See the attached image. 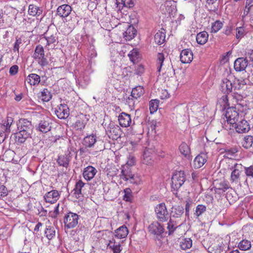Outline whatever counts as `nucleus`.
<instances>
[{
    "instance_id": "1",
    "label": "nucleus",
    "mask_w": 253,
    "mask_h": 253,
    "mask_svg": "<svg viewBox=\"0 0 253 253\" xmlns=\"http://www.w3.org/2000/svg\"><path fill=\"white\" fill-rule=\"evenodd\" d=\"M18 129L19 131L16 133V138L19 142L22 143L30 137L33 132V126L27 120L22 119L19 121Z\"/></svg>"
},
{
    "instance_id": "2",
    "label": "nucleus",
    "mask_w": 253,
    "mask_h": 253,
    "mask_svg": "<svg viewBox=\"0 0 253 253\" xmlns=\"http://www.w3.org/2000/svg\"><path fill=\"white\" fill-rule=\"evenodd\" d=\"M149 234L153 236L155 240H160L163 237L165 229L162 225L158 221L151 223L148 227Z\"/></svg>"
},
{
    "instance_id": "3",
    "label": "nucleus",
    "mask_w": 253,
    "mask_h": 253,
    "mask_svg": "<svg viewBox=\"0 0 253 253\" xmlns=\"http://www.w3.org/2000/svg\"><path fill=\"white\" fill-rule=\"evenodd\" d=\"M155 212L157 218L160 222L167 221L169 218V215L164 203L157 205L155 208Z\"/></svg>"
},
{
    "instance_id": "4",
    "label": "nucleus",
    "mask_w": 253,
    "mask_h": 253,
    "mask_svg": "<svg viewBox=\"0 0 253 253\" xmlns=\"http://www.w3.org/2000/svg\"><path fill=\"white\" fill-rule=\"evenodd\" d=\"M79 215L75 213L69 212L64 217L65 228L71 229L75 228L79 223Z\"/></svg>"
},
{
    "instance_id": "5",
    "label": "nucleus",
    "mask_w": 253,
    "mask_h": 253,
    "mask_svg": "<svg viewBox=\"0 0 253 253\" xmlns=\"http://www.w3.org/2000/svg\"><path fill=\"white\" fill-rule=\"evenodd\" d=\"M44 56L43 47L40 44L38 45L35 49L33 57L38 61L39 64L42 67L46 66L48 63Z\"/></svg>"
},
{
    "instance_id": "6",
    "label": "nucleus",
    "mask_w": 253,
    "mask_h": 253,
    "mask_svg": "<svg viewBox=\"0 0 253 253\" xmlns=\"http://www.w3.org/2000/svg\"><path fill=\"white\" fill-rule=\"evenodd\" d=\"M225 116L228 123L232 125V126H234L240 119L239 113L234 107L228 108L226 111Z\"/></svg>"
},
{
    "instance_id": "7",
    "label": "nucleus",
    "mask_w": 253,
    "mask_h": 253,
    "mask_svg": "<svg viewBox=\"0 0 253 253\" xmlns=\"http://www.w3.org/2000/svg\"><path fill=\"white\" fill-rule=\"evenodd\" d=\"M185 179L184 171H176L171 178L172 187L175 189H179L183 184Z\"/></svg>"
},
{
    "instance_id": "8",
    "label": "nucleus",
    "mask_w": 253,
    "mask_h": 253,
    "mask_svg": "<svg viewBox=\"0 0 253 253\" xmlns=\"http://www.w3.org/2000/svg\"><path fill=\"white\" fill-rule=\"evenodd\" d=\"M144 89L143 87L138 86L133 88L131 93V97H128L126 100L127 103L129 106L134 104V99H138L144 94Z\"/></svg>"
},
{
    "instance_id": "9",
    "label": "nucleus",
    "mask_w": 253,
    "mask_h": 253,
    "mask_svg": "<svg viewBox=\"0 0 253 253\" xmlns=\"http://www.w3.org/2000/svg\"><path fill=\"white\" fill-rule=\"evenodd\" d=\"M234 127L238 133H246L250 129L249 123L241 115L240 120L234 126Z\"/></svg>"
},
{
    "instance_id": "10",
    "label": "nucleus",
    "mask_w": 253,
    "mask_h": 253,
    "mask_svg": "<svg viewBox=\"0 0 253 253\" xmlns=\"http://www.w3.org/2000/svg\"><path fill=\"white\" fill-rule=\"evenodd\" d=\"M57 117L60 119H65L69 115V109L66 104H60L55 111Z\"/></svg>"
},
{
    "instance_id": "11",
    "label": "nucleus",
    "mask_w": 253,
    "mask_h": 253,
    "mask_svg": "<svg viewBox=\"0 0 253 253\" xmlns=\"http://www.w3.org/2000/svg\"><path fill=\"white\" fill-rule=\"evenodd\" d=\"M60 194L56 190H53L47 192L44 196V199L47 203L50 204L55 203L59 199Z\"/></svg>"
},
{
    "instance_id": "12",
    "label": "nucleus",
    "mask_w": 253,
    "mask_h": 253,
    "mask_svg": "<svg viewBox=\"0 0 253 253\" xmlns=\"http://www.w3.org/2000/svg\"><path fill=\"white\" fill-rule=\"evenodd\" d=\"M120 128L118 126L110 124L106 130L107 134L110 138L117 139L120 136Z\"/></svg>"
},
{
    "instance_id": "13",
    "label": "nucleus",
    "mask_w": 253,
    "mask_h": 253,
    "mask_svg": "<svg viewBox=\"0 0 253 253\" xmlns=\"http://www.w3.org/2000/svg\"><path fill=\"white\" fill-rule=\"evenodd\" d=\"M248 64V60L243 57L238 58L234 62V67L237 72L244 71Z\"/></svg>"
},
{
    "instance_id": "14",
    "label": "nucleus",
    "mask_w": 253,
    "mask_h": 253,
    "mask_svg": "<svg viewBox=\"0 0 253 253\" xmlns=\"http://www.w3.org/2000/svg\"><path fill=\"white\" fill-rule=\"evenodd\" d=\"M118 120L120 125L125 127L129 126L132 122L130 115L125 112H122L120 114Z\"/></svg>"
},
{
    "instance_id": "15",
    "label": "nucleus",
    "mask_w": 253,
    "mask_h": 253,
    "mask_svg": "<svg viewBox=\"0 0 253 253\" xmlns=\"http://www.w3.org/2000/svg\"><path fill=\"white\" fill-rule=\"evenodd\" d=\"M180 59L182 63H189L193 59V52L189 49H184L181 52Z\"/></svg>"
},
{
    "instance_id": "16",
    "label": "nucleus",
    "mask_w": 253,
    "mask_h": 253,
    "mask_svg": "<svg viewBox=\"0 0 253 253\" xmlns=\"http://www.w3.org/2000/svg\"><path fill=\"white\" fill-rule=\"evenodd\" d=\"M45 35L47 45H49L52 44L55 45V43L58 42L56 30H48L45 33Z\"/></svg>"
},
{
    "instance_id": "17",
    "label": "nucleus",
    "mask_w": 253,
    "mask_h": 253,
    "mask_svg": "<svg viewBox=\"0 0 253 253\" xmlns=\"http://www.w3.org/2000/svg\"><path fill=\"white\" fill-rule=\"evenodd\" d=\"M233 89L232 82L229 80L225 78L222 80L220 84V89L221 91L226 94H229L232 92Z\"/></svg>"
},
{
    "instance_id": "18",
    "label": "nucleus",
    "mask_w": 253,
    "mask_h": 253,
    "mask_svg": "<svg viewBox=\"0 0 253 253\" xmlns=\"http://www.w3.org/2000/svg\"><path fill=\"white\" fill-rule=\"evenodd\" d=\"M223 100L228 101V98L230 99L232 101L233 103L235 105L238 104L244 100L243 98L242 95L237 92H232L229 97H228L227 95L222 96Z\"/></svg>"
},
{
    "instance_id": "19",
    "label": "nucleus",
    "mask_w": 253,
    "mask_h": 253,
    "mask_svg": "<svg viewBox=\"0 0 253 253\" xmlns=\"http://www.w3.org/2000/svg\"><path fill=\"white\" fill-rule=\"evenodd\" d=\"M97 172V170L92 166H88L84 169L83 176L85 179L89 181L92 179Z\"/></svg>"
},
{
    "instance_id": "20",
    "label": "nucleus",
    "mask_w": 253,
    "mask_h": 253,
    "mask_svg": "<svg viewBox=\"0 0 253 253\" xmlns=\"http://www.w3.org/2000/svg\"><path fill=\"white\" fill-rule=\"evenodd\" d=\"M72 11L71 7L68 4L59 6L57 9V14L61 17H67Z\"/></svg>"
},
{
    "instance_id": "21",
    "label": "nucleus",
    "mask_w": 253,
    "mask_h": 253,
    "mask_svg": "<svg viewBox=\"0 0 253 253\" xmlns=\"http://www.w3.org/2000/svg\"><path fill=\"white\" fill-rule=\"evenodd\" d=\"M50 124V119L48 117H45L40 121L38 126L39 130L43 133L47 132L51 128Z\"/></svg>"
},
{
    "instance_id": "22",
    "label": "nucleus",
    "mask_w": 253,
    "mask_h": 253,
    "mask_svg": "<svg viewBox=\"0 0 253 253\" xmlns=\"http://www.w3.org/2000/svg\"><path fill=\"white\" fill-rule=\"evenodd\" d=\"M207 157L204 153H201L196 157L194 160V167L195 169L202 167L207 162Z\"/></svg>"
},
{
    "instance_id": "23",
    "label": "nucleus",
    "mask_w": 253,
    "mask_h": 253,
    "mask_svg": "<svg viewBox=\"0 0 253 253\" xmlns=\"http://www.w3.org/2000/svg\"><path fill=\"white\" fill-rule=\"evenodd\" d=\"M130 168L127 166H122L120 178L124 180L127 181L128 178L132 175Z\"/></svg>"
},
{
    "instance_id": "24",
    "label": "nucleus",
    "mask_w": 253,
    "mask_h": 253,
    "mask_svg": "<svg viewBox=\"0 0 253 253\" xmlns=\"http://www.w3.org/2000/svg\"><path fill=\"white\" fill-rule=\"evenodd\" d=\"M242 168V166L241 165H235L234 170L232 171L231 174V181L232 182H235L236 183H238L240 180V175L241 172V171L240 170V169Z\"/></svg>"
},
{
    "instance_id": "25",
    "label": "nucleus",
    "mask_w": 253,
    "mask_h": 253,
    "mask_svg": "<svg viewBox=\"0 0 253 253\" xmlns=\"http://www.w3.org/2000/svg\"><path fill=\"white\" fill-rule=\"evenodd\" d=\"M26 81L31 85H37L40 83L41 78L40 76L36 74H30L27 77Z\"/></svg>"
},
{
    "instance_id": "26",
    "label": "nucleus",
    "mask_w": 253,
    "mask_h": 253,
    "mask_svg": "<svg viewBox=\"0 0 253 253\" xmlns=\"http://www.w3.org/2000/svg\"><path fill=\"white\" fill-rule=\"evenodd\" d=\"M136 34V30L132 26H129L125 32L124 36L126 41H130L134 38Z\"/></svg>"
},
{
    "instance_id": "27",
    "label": "nucleus",
    "mask_w": 253,
    "mask_h": 253,
    "mask_svg": "<svg viewBox=\"0 0 253 253\" xmlns=\"http://www.w3.org/2000/svg\"><path fill=\"white\" fill-rule=\"evenodd\" d=\"M115 236L119 239L126 237L128 233L126 227L123 225L115 230Z\"/></svg>"
},
{
    "instance_id": "28",
    "label": "nucleus",
    "mask_w": 253,
    "mask_h": 253,
    "mask_svg": "<svg viewBox=\"0 0 253 253\" xmlns=\"http://www.w3.org/2000/svg\"><path fill=\"white\" fill-rule=\"evenodd\" d=\"M209 38V34L206 31H203L197 35L196 41L198 43L203 45L207 42Z\"/></svg>"
},
{
    "instance_id": "29",
    "label": "nucleus",
    "mask_w": 253,
    "mask_h": 253,
    "mask_svg": "<svg viewBox=\"0 0 253 253\" xmlns=\"http://www.w3.org/2000/svg\"><path fill=\"white\" fill-rule=\"evenodd\" d=\"M232 82L233 88H234V90H239L242 88L244 87V86H245L246 84V82L245 80L242 78H234Z\"/></svg>"
},
{
    "instance_id": "30",
    "label": "nucleus",
    "mask_w": 253,
    "mask_h": 253,
    "mask_svg": "<svg viewBox=\"0 0 253 253\" xmlns=\"http://www.w3.org/2000/svg\"><path fill=\"white\" fill-rule=\"evenodd\" d=\"M142 163L147 165H151L153 161L152 159L151 152L149 149H145L143 155Z\"/></svg>"
},
{
    "instance_id": "31",
    "label": "nucleus",
    "mask_w": 253,
    "mask_h": 253,
    "mask_svg": "<svg viewBox=\"0 0 253 253\" xmlns=\"http://www.w3.org/2000/svg\"><path fill=\"white\" fill-rule=\"evenodd\" d=\"M42 12L40 7L34 4H30L28 9V13L33 16H39Z\"/></svg>"
},
{
    "instance_id": "32",
    "label": "nucleus",
    "mask_w": 253,
    "mask_h": 253,
    "mask_svg": "<svg viewBox=\"0 0 253 253\" xmlns=\"http://www.w3.org/2000/svg\"><path fill=\"white\" fill-rule=\"evenodd\" d=\"M96 142V136L94 135H90L84 138V145L86 148H91L94 145Z\"/></svg>"
},
{
    "instance_id": "33",
    "label": "nucleus",
    "mask_w": 253,
    "mask_h": 253,
    "mask_svg": "<svg viewBox=\"0 0 253 253\" xmlns=\"http://www.w3.org/2000/svg\"><path fill=\"white\" fill-rule=\"evenodd\" d=\"M165 33L162 31H158L154 36L155 42L157 44L161 45L165 41Z\"/></svg>"
},
{
    "instance_id": "34",
    "label": "nucleus",
    "mask_w": 253,
    "mask_h": 253,
    "mask_svg": "<svg viewBox=\"0 0 253 253\" xmlns=\"http://www.w3.org/2000/svg\"><path fill=\"white\" fill-rule=\"evenodd\" d=\"M40 97L43 102H48L52 98L51 91L48 88H44L41 92Z\"/></svg>"
},
{
    "instance_id": "35",
    "label": "nucleus",
    "mask_w": 253,
    "mask_h": 253,
    "mask_svg": "<svg viewBox=\"0 0 253 253\" xmlns=\"http://www.w3.org/2000/svg\"><path fill=\"white\" fill-rule=\"evenodd\" d=\"M234 108L236 110L237 109L238 112L243 114L244 115L247 114L249 111V107L245 100L238 103V104H236V106Z\"/></svg>"
},
{
    "instance_id": "36",
    "label": "nucleus",
    "mask_w": 253,
    "mask_h": 253,
    "mask_svg": "<svg viewBox=\"0 0 253 253\" xmlns=\"http://www.w3.org/2000/svg\"><path fill=\"white\" fill-rule=\"evenodd\" d=\"M253 143V136L252 135L245 136L242 141V146L246 149H249L252 147Z\"/></svg>"
},
{
    "instance_id": "37",
    "label": "nucleus",
    "mask_w": 253,
    "mask_h": 253,
    "mask_svg": "<svg viewBox=\"0 0 253 253\" xmlns=\"http://www.w3.org/2000/svg\"><path fill=\"white\" fill-rule=\"evenodd\" d=\"M55 230L54 227L47 226L44 231V234L46 238L50 240L55 236Z\"/></svg>"
},
{
    "instance_id": "38",
    "label": "nucleus",
    "mask_w": 253,
    "mask_h": 253,
    "mask_svg": "<svg viewBox=\"0 0 253 253\" xmlns=\"http://www.w3.org/2000/svg\"><path fill=\"white\" fill-rule=\"evenodd\" d=\"M179 149L180 153L184 156L190 157V149L186 143H182L179 146Z\"/></svg>"
},
{
    "instance_id": "39",
    "label": "nucleus",
    "mask_w": 253,
    "mask_h": 253,
    "mask_svg": "<svg viewBox=\"0 0 253 253\" xmlns=\"http://www.w3.org/2000/svg\"><path fill=\"white\" fill-rule=\"evenodd\" d=\"M252 247L251 241L248 240H242L239 242L238 247L242 251H247L251 249Z\"/></svg>"
},
{
    "instance_id": "40",
    "label": "nucleus",
    "mask_w": 253,
    "mask_h": 253,
    "mask_svg": "<svg viewBox=\"0 0 253 253\" xmlns=\"http://www.w3.org/2000/svg\"><path fill=\"white\" fill-rule=\"evenodd\" d=\"M69 161V157L67 155H61L58 157L57 163L60 166L67 168Z\"/></svg>"
},
{
    "instance_id": "41",
    "label": "nucleus",
    "mask_w": 253,
    "mask_h": 253,
    "mask_svg": "<svg viewBox=\"0 0 253 253\" xmlns=\"http://www.w3.org/2000/svg\"><path fill=\"white\" fill-rule=\"evenodd\" d=\"M192 245V241L190 238H184L180 241V247L182 250H185L190 249Z\"/></svg>"
},
{
    "instance_id": "42",
    "label": "nucleus",
    "mask_w": 253,
    "mask_h": 253,
    "mask_svg": "<svg viewBox=\"0 0 253 253\" xmlns=\"http://www.w3.org/2000/svg\"><path fill=\"white\" fill-rule=\"evenodd\" d=\"M172 213L174 217H180L184 213V209L180 206H175L172 208Z\"/></svg>"
},
{
    "instance_id": "43",
    "label": "nucleus",
    "mask_w": 253,
    "mask_h": 253,
    "mask_svg": "<svg viewBox=\"0 0 253 253\" xmlns=\"http://www.w3.org/2000/svg\"><path fill=\"white\" fill-rule=\"evenodd\" d=\"M165 60L164 55L163 53H159L157 55V71L160 72Z\"/></svg>"
},
{
    "instance_id": "44",
    "label": "nucleus",
    "mask_w": 253,
    "mask_h": 253,
    "mask_svg": "<svg viewBox=\"0 0 253 253\" xmlns=\"http://www.w3.org/2000/svg\"><path fill=\"white\" fill-rule=\"evenodd\" d=\"M126 181L130 184L139 185L141 183V179L139 176L133 174Z\"/></svg>"
},
{
    "instance_id": "45",
    "label": "nucleus",
    "mask_w": 253,
    "mask_h": 253,
    "mask_svg": "<svg viewBox=\"0 0 253 253\" xmlns=\"http://www.w3.org/2000/svg\"><path fill=\"white\" fill-rule=\"evenodd\" d=\"M222 23L219 20H216L212 24L211 32L213 33L217 32L222 27Z\"/></svg>"
},
{
    "instance_id": "46",
    "label": "nucleus",
    "mask_w": 253,
    "mask_h": 253,
    "mask_svg": "<svg viewBox=\"0 0 253 253\" xmlns=\"http://www.w3.org/2000/svg\"><path fill=\"white\" fill-rule=\"evenodd\" d=\"M13 122V119L12 118H7V121H5L1 126V127L4 131L5 132H9L10 131V127L12 123Z\"/></svg>"
},
{
    "instance_id": "47",
    "label": "nucleus",
    "mask_w": 253,
    "mask_h": 253,
    "mask_svg": "<svg viewBox=\"0 0 253 253\" xmlns=\"http://www.w3.org/2000/svg\"><path fill=\"white\" fill-rule=\"evenodd\" d=\"M84 185V183L82 181L80 180L77 182L76 184L75 187L73 190L74 194L78 195L82 194V189Z\"/></svg>"
},
{
    "instance_id": "48",
    "label": "nucleus",
    "mask_w": 253,
    "mask_h": 253,
    "mask_svg": "<svg viewBox=\"0 0 253 253\" xmlns=\"http://www.w3.org/2000/svg\"><path fill=\"white\" fill-rule=\"evenodd\" d=\"M159 100H152L149 103V109L151 113H153L157 110Z\"/></svg>"
},
{
    "instance_id": "49",
    "label": "nucleus",
    "mask_w": 253,
    "mask_h": 253,
    "mask_svg": "<svg viewBox=\"0 0 253 253\" xmlns=\"http://www.w3.org/2000/svg\"><path fill=\"white\" fill-rule=\"evenodd\" d=\"M206 211V207L203 205H198L196 208L194 214L199 217Z\"/></svg>"
},
{
    "instance_id": "50",
    "label": "nucleus",
    "mask_w": 253,
    "mask_h": 253,
    "mask_svg": "<svg viewBox=\"0 0 253 253\" xmlns=\"http://www.w3.org/2000/svg\"><path fill=\"white\" fill-rule=\"evenodd\" d=\"M128 56L130 60L134 63L138 59V52L137 50L133 49L129 53Z\"/></svg>"
},
{
    "instance_id": "51",
    "label": "nucleus",
    "mask_w": 253,
    "mask_h": 253,
    "mask_svg": "<svg viewBox=\"0 0 253 253\" xmlns=\"http://www.w3.org/2000/svg\"><path fill=\"white\" fill-rule=\"evenodd\" d=\"M124 199L126 201H130L132 197L131 189L129 188H126L124 190Z\"/></svg>"
},
{
    "instance_id": "52",
    "label": "nucleus",
    "mask_w": 253,
    "mask_h": 253,
    "mask_svg": "<svg viewBox=\"0 0 253 253\" xmlns=\"http://www.w3.org/2000/svg\"><path fill=\"white\" fill-rule=\"evenodd\" d=\"M236 38L238 40L241 39L244 36L245 30L242 27H237L236 29Z\"/></svg>"
},
{
    "instance_id": "53",
    "label": "nucleus",
    "mask_w": 253,
    "mask_h": 253,
    "mask_svg": "<svg viewBox=\"0 0 253 253\" xmlns=\"http://www.w3.org/2000/svg\"><path fill=\"white\" fill-rule=\"evenodd\" d=\"M8 194V190L3 185H0V199L6 196Z\"/></svg>"
},
{
    "instance_id": "54",
    "label": "nucleus",
    "mask_w": 253,
    "mask_h": 253,
    "mask_svg": "<svg viewBox=\"0 0 253 253\" xmlns=\"http://www.w3.org/2000/svg\"><path fill=\"white\" fill-rule=\"evenodd\" d=\"M245 172L247 176L253 178V166L245 167Z\"/></svg>"
},
{
    "instance_id": "55",
    "label": "nucleus",
    "mask_w": 253,
    "mask_h": 253,
    "mask_svg": "<svg viewBox=\"0 0 253 253\" xmlns=\"http://www.w3.org/2000/svg\"><path fill=\"white\" fill-rule=\"evenodd\" d=\"M121 69L120 67H118L113 73V77L117 80H119L123 76L122 74H121Z\"/></svg>"
},
{
    "instance_id": "56",
    "label": "nucleus",
    "mask_w": 253,
    "mask_h": 253,
    "mask_svg": "<svg viewBox=\"0 0 253 253\" xmlns=\"http://www.w3.org/2000/svg\"><path fill=\"white\" fill-rule=\"evenodd\" d=\"M19 67L17 65H14L12 66L9 69V74L11 76L15 75L18 71Z\"/></svg>"
},
{
    "instance_id": "57",
    "label": "nucleus",
    "mask_w": 253,
    "mask_h": 253,
    "mask_svg": "<svg viewBox=\"0 0 253 253\" xmlns=\"http://www.w3.org/2000/svg\"><path fill=\"white\" fill-rule=\"evenodd\" d=\"M167 228L168 229L169 233L173 232L176 228V227H175L173 222L171 219L168 223Z\"/></svg>"
},
{
    "instance_id": "58",
    "label": "nucleus",
    "mask_w": 253,
    "mask_h": 253,
    "mask_svg": "<svg viewBox=\"0 0 253 253\" xmlns=\"http://www.w3.org/2000/svg\"><path fill=\"white\" fill-rule=\"evenodd\" d=\"M171 2L170 1H166L163 7H165L166 9V11L168 13H170L172 11V7H171Z\"/></svg>"
},
{
    "instance_id": "59",
    "label": "nucleus",
    "mask_w": 253,
    "mask_h": 253,
    "mask_svg": "<svg viewBox=\"0 0 253 253\" xmlns=\"http://www.w3.org/2000/svg\"><path fill=\"white\" fill-rule=\"evenodd\" d=\"M22 43V40L20 39H16V42L14 43L13 50L14 51L19 52L20 44Z\"/></svg>"
},
{
    "instance_id": "60",
    "label": "nucleus",
    "mask_w": 253,
    "mask_h": 253,
    "mask_svg": "<svg viewBox=\"0 0 253 253\" xmlns=\"http://www.w3.org/2000/svg\"><path fill=\"white\" fill-rule=\"evenodd\" d=\"M135 163V160L133 156L129 155L128 160L127 161L126 164L125 166H132L134 165Z\"/></svg>"
},
{
    "instance_id": "61",
    "label": "nucleus",
    "mask_w": 253,
    "mask_h": 253,
    "mask_svg": "<svg viewBox=\"0 0 253 253\" xmlns=\"http://www.w3.org/2000/svg\"><path fill=\"white\" fill-rule=\"evenodd\" d=\"M84 126L83 123L80 120L77 121L75 124V127L77 129H82Z\"/></svg>"
},
{
    "instance_id": "62",
    "label": "nucleus",
    "mask_w": 253,
    "mask_h": 253,
    "mask_svg": "<svg viewBox=\"0 0 253 253\" xmlns=\"http://www.w3.org/2000/svg\"><path fill=\"white\" fill-rule=\"evenodd\" d=\"M233 30L232 26H226L224 30V33L227 36L230 35Z\"/></svg>"
},
{
    "instance_id": "63",
    "label": "nucleus",
    "mask_w": 253,
    "mask_h": 253,
    "mask_svg": "<svg viewBox=\"0 0 253 253\" xmlns=\"http://www.w3.org/2000/svg\"><path fill=\"white\" fill-rule=\"evenodd\" d=\"M121 250V246L119 243L117 244L113 250L114 253H120Z\"/></svg>"
},
{
    "instance_id": "64",
    "label": "nucleus",
    "mask_w": 253,
    "mask_h": 253,
    "mask_svg": "<svg viewBox=\"0 0 253 253\" xmlns=\"http://www.w3.org/2000/svg\"><path fill=\"white\" fill-rule=\"evenodd\" d=\"M246 54L250 60L252 61H253V50H249Z\"/></svg>"
}]
</instances>
